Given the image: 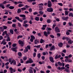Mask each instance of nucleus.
Instances as JSON below:
<instances>
[{
  "label": "nucleus",
  "mask_w": 73,
  "mask_h": 73,
  "mask_svg": "<svg viewBox=\"0 0 73 73\" xmlns=\"http://www.w3.org/2000/svg\"><path fill=\"white\" fill-rule=\"evenodd\" d=\"M73 41L70 39H69L68 41V44H72Z\"/></svg>",
  "instance_id": "nucleus-16"
},
{
  "label": "nucleus",
  "mask_w": 73,
  "mask_h": 73,
  "mask_svg": "<svg viewBox=\"0 0 73 73\" xmlns=\"http://www.w3.org/2000/svg\"><path fill=\"white\" fill-rule=\"evenodd\" d=\"M50 37H51V38H54V36L52 35H50Z\"/></svg>",
  "instance_id": "nucleus-61"
},
{
  "label": "nucleus",
  "mask_w": 73,
  "mask_h": 73,
  "mask_svg": "<svg viewBox=\"0 0 73 73\" xmlns=\"http://www.w3.org/2000/svg\"><path fill=\"white\" fill-rule=\"evenodd\" d=\"M3 44V45H5L7 44V42H5V39L4 38L1 43V44Z\"/></svg>",
  "instance_id": "nucleus-9"
},
{
  "label": "nucleus",
  "mask_w": 73,
  "mask_h": 73,
  "mask_svg": "<svg viewBox=\"0 0 73 73\" xmlns=\"http://www.w3.org/2000/svg\"><path fill=\"white\" fill-rule=\"evenodd\" d=\"M50 70H47L46 71V73H50Z\"/></svg>",
  "instance_id": "nucleus-62"
},
{
  "label": "nucleus",
  "mask_w": 73,
  "mask_h": 73,
  "mask_svg": "<svg viewBox=\"0 0 73 73\" xmlns=\"http://www.w3.org/2000/svg\"><path fill=\"white\" fill-rule=\"evenodd\" d=\"M18 25L19 27H21V24H20V23L18 22Z\"/></svg>",
  "instance_id": "nucleus-48"
},
{
  "label": "nucleus",
  "mask_w": 73,
  "mask_h": 73,
  "mask_svg": "<svg viewBox=\"0 0 73 73\" xmlns=\"http://www.w3.org/2000/svg\"><path fill=\"white\" fill-rule=\"evenodd\" d=\"M55 59H57V58H58V55L56 54L54 58Z\"/></svg>",
  "instance_id": "nucleus-38"
},
{
  "label": "nucleus",
  "mask_w": 73,
  "mask_h": 73,
  "mask_svg": "<svg viewBox=\"0 0 73 73\" xmlns=\"http://www.w3.org/2000/svg\"><path fill=\"white\" fill-rule=\"evenodd\" d=\"M9 69L10 70L11 73H13V72H16V70L15 69H13L12 67H11L9 68Z\"/></svg>",
  "instance_id": "nucleus-7"
},
{
  "label": "nucleus",
  "mask_w": 73,
  "mask_h": 73,
  "mask_svg": "<svg viewBox=\"0 0 73 73\" xmlns=\"http://www.w3.org/2000/svg\"><path fill=\"white\" fill-rule=\"evenodd\" d=\"M5 64L3 62L2 63V65H3L2 66V68H4V67Z\"/></svg>",
  "instance_id": "nucleus-56"
},
{
  "label": "nucleus",
  "mask_w": 73,
  "mask_h": 73,
  "mask_svg": "<svg viewBox=\"0 0 73 73\" xmlns=\"http://www.w3.org/2000/svg\"><path fill=\"white\" fill-rule=\"evenodd\" d=\"M35 20L36 21H39V17H36L35 18Z\"/></svg>",
  "instance_id": "nucleus-30"
},
{
  "label": "nucleus",
  "mask_w": 73,
  "mask_h": 73,
  "mask_svg": "<svg viewBox=\"0 0 73 73\" xmlns=\"http://www.w3.org/2000/svg\"><path fill=\"white\" fill-rule=\"evenodd\" d=\"M37 14H38V13L36 12L33 13V15H37Z\"/></svg>",
  "instance_id": "nucleus-57"
},
{
  "label": "nucleus",
  "mask_w": 73,
  "mask_h": 73,
  "mask_svg": "<svg viewBox=\"0 0 73 73\" xmlns=\"http://www.w3.org/2000/svg\"><path fill=\"white\" fill-rule=\"evenodd\" d=\"M65 71L67 73H70V72L69 69L67 68L65 69Z\"/></svg>",
  "instance_id": "nucleus-19"
},
{
  "label": "nucleus",
  "mask_w": 73,
  "mask_h": 73,
  "mask_svg": "<svg viewBox=\"0 0 73 73\" xmlns=\"http://www.w3.org/2000/svg\"><path fill=\"white\" fill-rule=\"evenodd\" d=\"M3 29H6L8 28L7 26H3Z\"/></svg>",
  "instance_id": "nucleus-31"
},
{
  "label": "nucleus",
  "mask_w": 73,
  "mask_h": 73,
  "mask_svg": "<svg viewBox=\"0 0 73 73\" xmlns=\"http://www.w3.org/2000/svg\"><path fill=\"white\" fill-rule=\"evenodd\" d=\"M18 43L19 44H20V45H23L24 44V42H23L21 40H19L18 41Z\"/></svg>",
  "instance_id": "nucleus-14"
},
{
  "label": "nucleus",
  "mask_w": 73,
  "mask_h": 73,
  "mask_svg": "<svg viewBox=\"0 0 73 73\" xmlns=\"http://www.w3.org/2000/svg\"><path fill=\"white\" fill-rule=\"evenodd\" d=\"M42 59L43 60H45V57L44 56H42Z\"/></svg>",
  "instance_id": "nucleus-53"
},
{
  "label": "nucleus",
  "mask_w": 73,
  "mask_h": 73,
  "mask_svg": "<svg viewBox=\"0 0 73 73\" xmlns=\"http://www.w3.org/2000/svg\"><path fill=\"white\" fill-rule=\"evenodd\" d=\"M16 49H17V47L13 48V47L11 48V50H12L13 52H17V50H16Z\"/></svg>",
  "instance_id": "nucleus-10"
},
{
  "label": "nucleus",
  "mask_w": 73,
  "mask_h": 73,
  "mask_svg": "<svg viewBox=\"0 0 73 73\" xmlns=\"http://www.w3.org/2000/svg\"><path fill=\"white\" fill-rule=\"evenodd\" d=\"M18 56L20 57H21V56H22V54L21 52H19L18 53Z\"/></svg>",
  "instance_id": "nucleus-28"
},
{
  "label": "nucleus",
  "mask_w": 73,
  "mask_h": 73,
  "mask_svg": "<svg viewBox=\"0 0 73 73\" xmlns=\"http://www.w3.org/2000/svg\"><path fill=\"white\" fill-rule=\"evenodd\" d=\"M17 45V44L16 43H14L13 44V47H15Z\"/></svg>",
  "instance_id": "nucleus-40"
},
{
  "label": "nucleus",
  "mask_w": 73,
  "mask_h": 73,
  "mask_svg": "<svg viewBox=\"0 0 73 73\" xmlns=\"http://www.w3.org/2000/svg\"><path fill=\"white\" fill-rule=\"evenodd\" d=\"M62 19H63L64 20H65V21H66L68 19H69V17L67 16L66 17H62Z\"/></svg>",
  "instance_id": "nucleus-8"
},
{
  "label": "nucleus",
  "mask_w": 73,
  "mask_h": 73,
  "mask_svg": "<svg viewBox=\"0 0 73 73\" xmlns=\"http://www.w3.org/2000/svg\"><path fill=\"white\" fill-rule=\"evenodd\" d=\"M21 9H18V11H17L18 13H21Z\"/></svg>",
  "instance_id": "nucleus-25"
},
{
  "label": "nucleus",
  "mask_w": 73,
  "mask_h": 73,
  "mask_svg": "<svg viewBox=\"0 0 73 73\" xmlns=\"http://www.w3.org/2000/svg\"><path fill=\"white\" fill-rule=\"evenodd\" d=\"M58 5H60V6H62V3H58Z\"/></svg>",
  "instance_id": "nucleus-50"
},
{
  "label": "nucleus",
  "mask_w": 73,
  "mask_h": 73,
  "mask_svg": "<svg viewBox=\"0 0 73 73\" xmlns=\"http://www.w3.org/2000/svg\"><path fill=\"white\" fill-rule=\"evenodd\" d=\"M39 42V41L37 39H35V44H38Z\"/></svg>",
  "instance_id": "nucleus-17"
},
{
  "label": "nucleus",
  "mask_w": 73,
  "mask_h": 73,
  "mask_svg": "<svg viewBox=\"0 0 73 73\" xmlns=\"http://www.w3.org/2000/svg\"><path fill=\"white\" fill-rule=\"evenodd\" d=\"M27 49L30 50L31 49V46H27Z\"/></svg>",
  "instance_id": "nucleus-51"
},
{
  "label": "nucleus",
  "mask_w": 73,
  "mask_h": 73,
  "mask_svg": "<svg viewBox=\"0 0 73 73\" xmlns=\"http://www.w3.org/2000/svg\"><path fill=\"white\" fill-rule=\"evenodd\" d=\"M30 73H33V70L32 69H30L29 70Z\"/></svg>",
  "instance_id": "nucleus-35"
},
{
  "label": "nucleus",
  "mask_w": 73,
  "mask_h": 73,
  "mask_svg": "<svg viewBox=\"0 0 73 73\" xmlns=\"http://www.w3.org/2000/svg\"><path fill=\"white\" fill-rule=\"evenodd\" d=\"M8 24H12V22L11 21H8L7 22Z\"/></svg>",
  "instance_id": "nucleus-47"
},
{
  "label": "nucleus",
  "mask_w": 73,
  "mask_h": 73,
  "mask_svg": "<svg viewBox=\"0 0 73 73\" xmlns=\"http://www.w3.org/2000/svg\"><path fill=\"white\" fill-rule=\"evenodd\" d=\"M36 53L34 52L33 53V55L34 57H36Z\"/></svg>",
  "instance_id": "nucleus-54"
},
{
  "label": "nucleus",
  "mask_w": 73,
  "mask_h": 73,
  "mask_svg": "<svg viewBox=\"0 0 73 73\" xmlns=\"http://www.w3.org/2000/svg\"><path fill=\"white\" fill-rule=\"evenodd\" d=\"M50 31H48L46 32V31H44V35L46 37H48V35H49L50 34Z\"/></svg>",
  "instance_id": "nucleus-2"
},
{
  "label": "nucleus",
  "mask_w": 73,
  "mask_h": 73,
  "mask_svg": "<svg viewBox=\"0 0 73 73\" xmlns=\"http://www.w3.org/2000/svg\"><path fill=\"white\" fill-rule=\"evenodd\" d=\"M38 36H41V34L40 33H38Z\"/></svg>",
  "instance_id": "nucleus-63"
},
{
  "label": "nucleus",
  "mask_w": 73,
  "mask_h": 73,
  "mask_svg": "<svg viewBox=\"0 0 73 73\" xmlns=\"http://www.w3.org/2000/svg\"><path fill=\"white\" fill-rule=\"evenodd\" d=\"M9 31H10V33H11L12 34V35H13V34L14 33L13 30L10 29V30Z\"/></svg>",
  "instance_id": "nucleus-23"
},
{
  "label": "nucleus",
  "mask_w": 73,
  "mask_h": 73,
  "mask_svg": "<svg viewBox=\"0 0 73 73\" xmlns=\"http://www.w3.org/2000/svg\"><path fill=\"white\" fill-rule=\"evenodd\" d=\"M39 13H40V15H43V14H44V12L41 11H40L39 12Z\"/></svg>",
  "instance_id": "nucleus-36"
},
{
  "label": "nucleus",
  "mask_w": 73,
  "mask_h": 73,
  "mask_svg": "<svg viewBox=\"0 0 73 73\" xmlns=\"http://www.w3.org/2000/svg\"><path fill=\"white\" fill-rule=\"evenodd\" d=\"M12 17H11L10 18H8V20L9 21H11V20H12Z\"/></svg>",
  "instance_id": "nucleus-60"
},
{
  "label": "nucleus",
  "mask_w": 73,
  "mask_h": 73,
  "mask_svg": "<svg viewBox=\"0 0 73 73\" xmlns=\"http://www.w3.org/2000/svg\"><path fill=\"white\" fill-rule=\"evenodd\" d=\"M23 27H27L28 26V25L27 24H23Z\"/></svg>",
  "instance_id": "nucleus-43"
},
{
  "label": "nucleus",
  "mask_w": 73,
  "mask_h": 73,
  "mask_svg": "<svg viewBox=\"0 0 73 73\" xmlns=\"http://www.w3.org/2000/svg\"><path fill=\"white\" fill-rule=\"evenodd\" d=\"M28 23V21L26 20L24 21L23 24H25L26 23Z\"/></svg>",
  "instance_id": "nucleus-41"
},
{
  "label": "nucleus",
  "mask_w": 73,
  "mask_h": 73,
  "mask_svg": "<svg viewBox=\"0 0 73 73\" xmlns=\"http://www.w3.org/2000/svg\"><path fill=\"white\" fill-rule=\"evenodd\" d=\"M54 30L56 33H58L60 32V29H59L58 27H55L54 28Z\"/></svg>",
  "instance_id": "nucleus-4"
},
{
  "label": "nucleus",
  "mask_w": 73,
  "mask_h": 73,
  "mask_svg": "<svg viewBox=\"0 0 73 73\" xmlns=\"http://www.w3.org/2000/svg\"><path fill=\"white\" fill-rule=\"evenodd\" d=\"M55 50V46H54L52 45V47H51L50 49V50Z\"/></svg>",
  "instance_id": "nucleus-13"
},
{
  "label": "nucleus",
  "mask_w": 73,
  "mask_h": 73,
  "mask_svg": "<svg viewBox=\"0 0 73 73\" xmlns=\"http://www.w3.org/2000/svg\"><path fill=\"white\" fill-rule=\"evenodd\" d=\"M7 38L6 39L7 41H11V39L9 38V36L7 37Z\"/></svg>",
  "instance_id": "nucleus-21"
},
{
  "label": "nucleus",
  "mask_w": 73,
  "mask_h": 73,
  "mask_svg": "<svg viewBox=\"0 0 73 73\" xmlns=\"http://www.w3.org/2000/svg\"><path fill=\"white\" fill-rule=\"evenodd\" d=\"M40 72L41 73H45V72L42 70H41Z\"/></svg>",
  "instance_id": "nucleus-64"
},
{
  "label": "nucleus",
  "mask_w": 73,
  "mask_h": 73,
  "mask_svg": "<svg viewBox=\"0 0 73 73\" xmlns=\"http://www.w3.org/2000/svg\"><path fill=\"white\" fill-rule=\"evenodd\" d=\"M29 23L30 24H32V20H30V21L29 22Z\"/></svg>",
  "instance_id": "nucleus-55"
},
{
  "label": "nucleus",
  "mask_w": 73,
  "mask_h": 73,
  "mask_svg": "<svg viewBox=\"0 0 73 73\" xmlns=\"http://www.w3.org/2000/svg\"><path fill=\"white\" fill-rule=\"evenodd\" d=\"M62 45H63V44L61 42H60V43H59L58 44V46L60 47H62Z\"/></svg>",
  "instance_id": "nucleus-18"
},
{
  "label": "nucleus",
  "mask_w": 73,
  "mask_h": 73,
  "mask_svg": "<svg viewBox=\"0 0 73 73\" xmlns=\"http://www.w3.org/2000/svg\"><path fill=\"white\" fill-rule=\"evenodd\" d=\"M44 42H45V41L43 40V39H40V43H41V44H42V43H43Z\"/></svg>",
  "instance_id": "nucleus-24"
},
{
  "label": "nucleus",
  "mask_w": 73,
  "mask_h": 73,
  "mask_svg": "<svg viewBox=\"0 0 73 73\" xmlns=\"http://www.w3.org/2000/svg\"><path fill=\"white\" fill-rule=\"evenodd\" d=\"M53 9L52 8H48L47 9V11L48 12H53Z\"/></svg>",
  "instance_id": "nucleus-5"
},
{
  "label": "nucleus",
  "mask_w": 73,
  "mask_h": 73,
  "mask_svg": "<svg viewBox=\"0 0 73 73\" xmlns=\"http://www.w3.org/2000/svg\"><path fill=\"white\" fill-rule=\"evenodd\" d=\"M62 52H63V53H66V50L65 49H64L62 51Z\"/></svg>",
  "instance_id": "nucleus-45"
},
{
  "label": "nucleus",
  "mask_w": 73,
  "mask_h": 73,
  "mask_svg": "<svg viewBox=\"0 0 73 73\" xmlns=\"http://www.w3.org/2000/svg\"><path fill=\"white\" fill-rule=\"evenodd\" d=\"M9 8L10 9H13L15 8V7L14 6H10L9 7Z\"/></svg>",
  "instance_id": "nucleus-20"
},
{
  "label": "nucleus",
  "mask_w": 73,
  "mask_h": 73,
  "mask_svg": "<svg viewBox=\"0 0 73 73\" xmlns=\"http://www.w3.org/2000/svg\"><path fill=\"white\" fill-rule=\"evenodd\" d=\"M50 60L51 62L54 63V60H53V58L52 57L50 56L49 57Z\"/></svg>",
  "instance_id": "nucleus-11"
},
{
  "label": "nucleus",
  "mask_w": 73,
  "mask_h": 73,
  "mask_svg": "<svg viewBox=\"0 0 73 73\" xmlns=\"http://www.w3.org/2000/svg\"><path fill=\"white\" fill-rule=\"evenodd\" d=\"M0 7L2 8V9H4V8H5V7H4V5L1 3L0 4Z\"/></svg>",
  "instance_id": "nucleus-15"
},
{
  "label": "nucleus",
  "mask_w": 73,
  "mask_h": 73,
  "mask_svg": "<svg viewBox=\"0 0 73 73\" xmlns=\"http://www.w3.org/2000/svg\"><path fill=\"white\" fill-rule=\"evenodd\" d=\"M58 64L59 66H62V64L60 62H58Z\"/></svg>",
  "instance_id": "nucleus-27"
},
{
  "label": "nucleus",
  "mask_w": 73,
  "mask_h": 73,
  "mask_svg": "<svg viewBox=\"0 0 73 73\" xmlns=\"http://www.w3.org/2000/svg\"><path fill=\"white\" fill-rule=\"evenodd\" d=\"M69 17H73V13H70L69 14Z\"/></svg>",
  "instance_id": "nucleus-22"
},
{
  "label": "nucleus",
  "mask_w": 73,
  "mask_h": 73,
  "mask_svg": "<svg viewBox=\"0 0 73 73\" xmlns=\"http://www.w3.org/2000/svg\"><path fill=\"white\" fill-rule=\"evenodd\" d=\"M61 54H62V56H63V57H64V56H65V54L62 52Z\"/></svg>",
  "instance_id": "nucleus-59"
},
{
  "label": "nucleus",
  "mask_w": 73,
  "mask_h": 73,
  "mask_svg": "<svg viewBox=\"0 0 73 73\" xmlns=\"http://www.w3.org/2000/svg\"><path fill=\"white\" fill-rule=\"evenodd\" d=\"M24 6V5L23 4H20L19 5V7H23Z\"/></svg>",
  "instance_id": "nucleus-32"
},
{
  "label": "nucleus",
  "mask_w": 73,
  "mask_h": 73,
  "mask_svg": "<svg viewBox=\"0 0 73 73\" xmlns=\"http://www.w3.org/2000/svg\"><path fill=\"white\" fill-rule=\"evenodd\" d=\"M15 19L19 21H20V22H21V23H23V20L20 19V18L18 17H15Z\"/></svg>",
  "instance_id": "nucleus-6"
},
{
  "label": "nucleus",
  "mask_w": 73,
  "mask_h": 73,
  "mask_svg": "<svg viewBox=\"0 0 73 73\" xmlns=\"http://www.w3.org/2000/svg\"><path fill=\"white\" fill-rule=\"evenodd\" d=\"M31 38L33 40H35V37L33 35H31Z\"/></svg>",
  "instance_id": "nucleus-29"
},
{
  "label": "nucleus",
  "mask_w": 73,
  "mask_h": 73,
  "mask_svg": "<svg viewBox=\"0 0 73 73\" xmlns=\"http://www.w3.org/2000/svg\"><path fill=\"white\" fill-rule=\"evenodd\" d=\"M21 9H22V11H25V10H26V8H21Z\"/></svg>",
  "instance_id": "nucleus-37"
},
{
  "label": "nucleus",
  "mask_w": 73,
  "mask_h": 73,
  "mask_svg": "<svg viewBox=\"0 0 73 73\" xmlns=\"http://www.w3.org/2000/svg\"><path fill=\"white\" fill-rule=\"evenodd\" d=\"M13 63V64L14 65H16V61H15V60H12L11 61V62L10 64L11 65H12Z\"/></svg>",
  "instance_id": "nucleus-12"
},
{
  "label": "nucleus",
  "mask_w": 73,
  "mask_h": 73,
  "mask_svg": "<svg viewBox=\"0 0 73 73\" xmlns=\"http://www.w3.org/2000/svg\"><path fill=\"white\" fill-rule=\"evenodd\" d=\"M47 30H48V31H51L52 29L50 28H49L48 27H47L46 28Z\"/></svg>",
  "instance_id": "nucleus-46"
},
{
  "label": "nucleus",
  "mask_w": 73,
  "mask_h": 73,
  "mask_svg": "<svg viewBox=\"0 0 73 73\" xmlns=\"http://www.w3.org/2000/svg\"><path fill=\"white\" fill-rule=\"evenodd\" d=\"M68 24L69 26H71L72 25V23H70V22H69L68 23Z\"/></svg>",
  "instance_id": "nucleus-58"
},
{
  "label": "nucleus",
  "mask_w": 73,
  "mask_h": 73,
  "mask_svg": "<svg viewBox=\"0 0 73 73\" xmlns=\"http://www.w3.org/2000/svg\"><path fill=\"white\" fill-rule=\"evenodd\" d=\"M36 0H29V2H32L33 1H35Z\"/></svg>",
  "instance_id": "nucleus-49"
},
{
  "label": "nucleus",
  "mask_w": 73,
  "mask_h": 73,
  "mask_svg": "<svg viewBox=\"0 0 73 73\" xmlns=\"http://www.w3.org/2000/svg\"><path fill=\"white\" fill-rule=\"evenodd\" d=\"M65 14L66 15H68V11H65Z\"/></svg>",
  "instance_id": "nucleus-42"
},
{
  "label": "nucleus",
  "mask_w": 73,
  "mask_h": 73,
  "mask_svg": "<svg viewBox=\"0 0 73 73\" xmlns=\"http://www.w3.org/2000/svg\"><path fill=\"white\" fill-rule=\"evenodd\" d=\"M23 59L25 61V60H27V57L26 56H25L23 57Z\"/></svg>",
  "instance_id": "nucleus-34"
},
{
  "label": "nucleus",
  "mask_w": 73,
  "mask_h": 73,
  "mask_svg": "<svg viewBox=\"0 0 73 73\" xmlns=\"http://www.w3.org/2000/svg\"><path fill=\"white\" fill-rule=\"evenodd\" d=\"M50 19H48L47 21V23H50Z\"/></svg>",
  "instance_id": "nucleus-44"
},
{
  "label": "nucleus",
  "mask_w": 73,
  "mask_h": 73,
  "mask_svg": "<svg viewBox=\"0 0 73 73\" xmlns=\"http://www.w3.org/2000/svg\"><path fill=\"white\" fill-rule=\"evenodd\" d=\"M47 5L48 7H51L52 5L51 1H48L47 2Z\"/></svg>",
  "instance_id": "nucleus-3"
},
{
  "label": "nucleus",
  "mask_w": 73,
  "mask_h": 73,
  "mask_svg": "<svg viewBox=\"0 0 73 73\" xmlns=\"http://www.w3.org/2000/svg\"><path fill=\"white\" fill-rule=\"evenodd\" d=\"M20 63L23 64L24 63V61H23V60L22 59H20Z\"/></svg>",
  "instance_id": "nucleus-39"
},
{
  "label": "nucleus",
  "mask_w": 73,
  "mask_h": 73,
  "mask_svg": "<svg viewBox=\"0 0 73 73\" xmlns=\"http://www.w3.org/2000/svg\"><path fill=\"white\" fill-rule=\"evenodd\" d=\"M40 57H41V54L39 53L37 54V57L38 58H40Z\"/></svg>",
  "instance_id": "nucleus-33"
},
{
  "label": "nucleus",
  "mask_w": 73,
  "mask_h": 73,
  "mask_svg": "<svg viewBox=\"0 0 73 73\" xmlns=\"http://www.w3.org/2000/svg\"><path fill=\"white\" fill-rule=\"evenodd\" d=\"M19 16L21 17H25V15H19Z\"/></svg>",
  "instance_id": "nucleus-26"
},
{
  "label": "nucleus",
  "mask_w": 73,
  "mask_h": 73,
  "mask_svg": "<svg viewBox=\"0 0 73 73\" xmlns=\"http://www.w3.org/2000/svg\"><path fill=\"white\" fill-rule=\"evenodd\" d=\"M33 62V61L32 59L30 58L29 59V60H28L26 62V64H29V63H30V64H31V63H32Z\"/></svg>",
  "instance_id": "nucleus-1"
},
{
  "label": "nucleus",
  "mask_w": 73,
  "mask_h": 73,
  "mask_svg": "<svg viewBox=\"0 0 73 73\" xmlns=\"http://www.w3.org/2000/svg\"><path fill=\"white\" fill-rule=\"evenodd\" d=\"M32 8L29 9V12H31L32 11Z\"/></svg>",
  "instance_id": "nucleus-52"
}]
</instances>
